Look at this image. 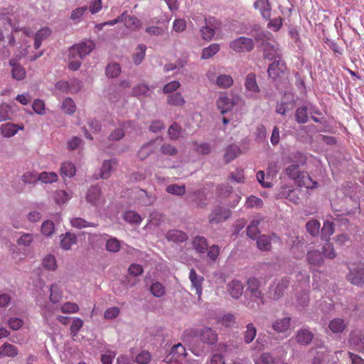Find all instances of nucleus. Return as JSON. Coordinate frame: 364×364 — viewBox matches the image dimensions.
<instances>
[{"mask_svg": "<svg viewBox=\"0 0 364 364\" xmlns=\"http://www.w3.org/2000/svg\"><path fill=\"white\" fill-rule=\"evenodd\" d=\"M70 224L73 228L82 229L87 227H96L97 225L94 223H89L81 218L70 219Z\"/></svg>", "mask_w": 364, "mask_h": 364, "instance_id": "49530a36", "label": "nucleus"}, {"mask_svg": "<svg viewBox=\"0 0 364 364\" xmlns=\"http://www.w3.org/2000/svg\"><path fill=\"white\" fill-rule=\"evenodd\" d=\"M151 359V354L148 351L144 350L136 356L134 361L138 364H149Z\"/></svg>", "mask_w": 364, "mask_h": 364, "instance_id": "774afa93", "label": "nucleus"}, {"mask_svg": "<svg viewBox=\"0 0 364 364\" xmlns=\"http://www.w3.org/2000/svg\"><path fill=\"white\" fill-rule=\"evenodd\" d=\"M289 284V281L287 278L275 280L271 287V293L272 294L274 299H280L284 295Z\"/></svg>", "mask_w": 364, "mask_h": 364, "instance_id": "6e6552de", "label": "nucleus"}, {"mask_svg": "<svg viewBox=\"0 0 364 364\" xmlns=\"http://www.w3.org/2000/svg\"><path fill=\"white\" fill-rule=\"evenodd\" d=\"M257 247L262 251H268L271 249V237L269 236L262 235L259 237L257 241Z\"/></svg>", "mask_w": 364, "mask_h": 364, "instance_id": "a18cd8bd", "label": "nucleus"}, {"mask_svg": "<svg viewBox=\"0 0 364 364\" xmlns=\"http://www.w3.org/2000/svg\"><path fill=\"white\" fill-rule=\"evenodd\" d=\"M263 55L265 59L276 60L280 58L281 53L277 46L270 43H266L264 44Z\"/></svg>", "mask_w": 364, "mask_h": 364, "instance_id": "6ab92c4d", "label": "nucleus"}, {"mask_svg": "<svg viewBox=\"0 0 364 364\" xmlns=\"http://www.w3.org/2000/svg\"><path fill=\"white\" fill-rule=\"evenodd\" d=\"M194 147L193 149L196 152L199 154H208L210 152V146L208 143H193Z\"/></svg>", "mask_w": 364, "mask_h": 364, "instance_id": "338daca9", "label": "nucleus"}, {"mask_svg": "<svg viewBox=\"0 0 364 364\" xmlns=\"http://www.w3.org/2000/svg\"><path fill=\"white\" fill-rule=\"evenodd\" d=\"M216 105L221 114H225L232 109L235 105V101L232 97H228L226 94H221L216 101Z\"/></svg>", "mask_w": 364, "mask_h": 364, "instance_id": "ddd939ff", "label": "nucleus"}, {"mask_svg": "<svg viewBox=\"0 0 364 364\" xmlns=\"http://www.w3.org/2000/svg\"><path fill=\"white\" fill-rule=\"evenodd\" d=\"M123 218L130 224H139L142 220L141 215L132 210L126 211L123 215Z\"/></svg>", "mask_w": 364, "mask_h": 364, "instance_id": "a19ab883", "label": "nucleus"}, {"mask_svg": "<svg viewBox=\"0 0 364 364\" xmlns=\"http://www.w3.org/2000/svg\"><path fill=\"white\" fill-rule=\"evenodd\" d=\"M286 70V64L282 60H276L269 65L267 73L269 77L274 80L284 74Z\"/></svg>", "mask_w": 364, "mask_h": 364, "instance_id": "9b49d317", "label": "nucleus"}, {"mask_svg": "<svg viewBox=\"0 0 364 364\" xmlns=\"http://www.w3.org/2000/svg\"><path fill=\"white\" fill-rule=\"evenodd\" d=\"M38 180L45 183H51L58 180V175L55 172L43 171L38 176Z\"/></svg>", "mask_w": 364, "mask_h": 364, "instance_id": "3c124183", "label": "nucleus"}, {"mask_svg": "<svg viewBox=\"0 0 364 364\" xmlns=\"http://www.w3.org/2000/svg\"><path fill=\"white\" fill-rule=\"evenodd\" d=\"M60 311L63 314H75L78 312L79 306L73 302H65L60 306Z\"/></svg>", "mask_w": 364, "mask_h": 364, "instance_id": "4d7b16f0", "label": "nucleus"}, {"mask_svg": "<svg viewBox=\"0 0 364 364\" xmlns=\"http://www.w3.org/2000/svg\"><path fill=\"white\" fill-rule=\"evenodd\" d=\"M166 238L168 241L174 243H181L186 242L188 237V235L179 230H171L166 234Z\"/></svg>", "mask_w": 364, "mask_h": 364, "instance_id": "4be33fe9", "label": "nucleus"}, {"mask_svg": "<svg viewBox=\"0 0 364 364\" xmlns=\"http://www.w3.org/2000/svg\"><path fill=\"white\" fill-rule=\"evenodd\" d=\"M215 84L220 88H228L233 84V79L229 75H220L216 78Z\"/></svg>", "mask_w": 364, "mask_h": 364, "instance_id": "58836bf2", "label": "nucleus"}, {"mask_svg": "<svg viewBox=\"0 0 364 364\" xmlns=\"http://www.w3.org/2000/svg\"><path fill=\"white\" fill-rule=\"evenodd\" d=\"M264 220V218L259 217L252 220L250 224L247 228V235L252 239L256 238L259 233V225Z\"/></svg>", "mask_w": 364, "mask_h": 364, "instance_id": "a878e982", "label": "nucleus"}, {"mask_svg": "<svg viewBox=\"0 0 364 364\" xmlns=\"http://www.w3.org/2000/svg\"><path fill=\"white\" fill-rule=\"evenodd\" d=\"M166 191L170 194L181 196L185 193L186 188L183 185L171 184L166 188Z\"/></svg>", "mask_w": 364, "mask_h": 364, "instance_id": "052dcab7", "label": "nucleus"}, {"mask_svg": "<svg viewBox=\"0 0 364 364\" xmlns=\"http://www.w3.org/2000/svg\"><path fill=\"white\" fill-rule=\"evenodd\" d=\"M347 326V322L341 318H336L331 320L328 327L333 333H342Z\"/></svg>", "mask_w": 364, "mask_h": 364, "instance_id": "bb28decb", "label": "nucleus"}, {"mask_svg": "<svg viewBox=\"0 0 364 364\" xmlns=\"http://www.w3.org/2000/svg\"><path fill=\"white\" fill-rule=\"evenodd\" d=\"M347 278L353 284L360 287L364 286V266L360 265L351 269Z\"/></svg>", "mask_w": 364, "mask_h": 364, "instance_id": "1a4fd4ad", "label": "nucleus"}, {"mask_svg": "<svg viewBox=\"0 0 364 364\" xmlns=\"http://www.w3.org/2000/svg\"><path fill=\"white\" fill-rule=\"evenodd\" d=\"M322 255L328 259H333L336 256V251L331 243L326 242L322 247Z\"/></svg>", "mask_w": 364, "mask_h": 364, "instance_id": "e2e57ef3", "label": "nucleus"}, {"mask_svg": "<svg viewBox=\"0 0 364 364\" xmlns=\"http://www.w3.org/2000/svg\"><path fill=\"white\" fill-rule=\"evenodd\" d=\"M191 244L193 248L198 254H205L208 250V243L205 237L197 235L192 238Z\"/></svg>", "mask_w": 364, "mask_h": 364, "instance_id": "412c9836", "label": "nucleus"}, {"mask_svg": "<svg viewBox=\"0 0 364 364\" xmlns=\"http://www.w3.org/2000/svg\"><path fill=\"white\" fill-rule=\"evenodd\" d=\"M150 291L153 294V296L159 298L165 294L166 289L164 286L161 283L156 282H154L150 287Z\"/></svg>", "mask_w": 364, "mask_h": 364, "instance_id": "5fc2aeb1", "label": "nucleus"}, {"mask_svg": "<svg viewBox=\"0 0 364 364\" xmlns=\"http://www.w3.org/2000/svg\"><path fill=\"white\" fill-rule=\"evenodd\" d=\"M42 266L49 271L55 270L58 266L55 257L51 255L45 256L42 261Z\"/></svg>", "mask_w": 364, "mask_h": 364, "instance_id": "c03bdc74", "label": "nucleus"}, {"mask_svg": "<svg viewBox=\"0 0 364 364\" xmlns=\"http://www.w3.org/2000/svg\"><path fill=\"white\" fill-rule=\"evenodd\" d=\"M185 102L186 101L180 92H176L167 97V103L171 106H183Z\"/></svg>", "mask_w": 364, "mask_h": 364, "instance_id": "4c0bfd02", "label": "nucleus"}, {"mask_svg": "<svg viewBox=\"0 0 364 364\" xmlns=\"http://www.w3.org/2000/svg\"><path fill=\"white\" fill-rule=\"evenodd\" d=\"M247 292L255 301L259 300L263 303V294L260 290L259 282L257 279L252 277L250 278L247 282Z\"/></svg>", "mask_w": 364, "mask_h": 364, "instance_id": "39448f33", "label": "nucleus"}, {"mask_svg": "<svg viewBox=\"0 0 364 364\" xmlns=\"http://www.w3.org/2000/svg\"><path fill=\"white\" fill-rule=\"evenodd\" d=\"M63 296V291L59 284L54 283L50 287V300L53 303H58Z\"/></svg>", "mask_w": 364, "mask_h": 364, "instance_id": "473e14b6", "label": "nucleus"}, {"mask_svg": "<svg viewBox=\"0 0 364 364\" xmlns=\"http://www.w3.org/2000/svg\"><path fill=\"white\" fill-rule=\"evenodd\" d=\"M201 341L208 345H214L218 341V334L210 327H203L199 331Z\"/></svg>", "mask_w": 364, "mask_h": 364, "instance_id": "9d476101", "label": "nucleus"}, {"mask_svg": "<svg viewBox=\"0 0 364 364\" xmlns=\"http://www.w3.org/2000/svg\"><path fill=\"white\" fill-rule=\"evenodd\" d=\"M117 165V161L114 159L105 160L100 169V178L102 179L109 178L112 172L116 168Z\"/></svg>", "mask_w": 364, "mask_h": 364, "instance_id": "f3484780", "label": "nucleus"}, {"mask_svg": "<svg viewBox=\"0 0 364 364\" xmlns=\"http://www.w3.org/2000/svg\"><path fill=\"white\" fill-rule=\"evenodd\" d=\"M291 318L285 316L276 319L272 323V328L277 333H285L290 327Z\"/></svg>", "mask_w": 364, "mask_h": 364, "instance_id": "5701e85b", "label": "nucleus"}, {"mask_svg": "<svg viewBox=\"0 0 364 364\" xmlns=\"http://www.w3.org/2000/svg\"><path fill=\"white\" fill-rule=\"evenodd\" d=\"M300 186H304L306 188H314L316 187L317 182L313 181L311 178L305 172L301 173L300 179L297 181Z\"/></svg>", "mask_w": 364, "mask_h": 364, "instance_id": "ea45409f", "label": "nucleus"}, {"mask_svg": "<svg viewBox=\"0 0 364 364\" xmlns=\"http://www.w3.org/2000/svg\"><path fill=\"white\" fill-rule=\"evenodd\" d=\"M6 323L11 330L18 331L23 326L24 322L22 318L14 316L8 318Z\"/></svg>", "mask_w": 364, "mask_h": 364, "instance_id": "680f3d73", "label": "nucleus"}, {"mask_svg": "<svg viewBox=\"0 0 364 364\" xmlns=\"http://www.w3.org/2000/svg\"><path fill=\"white\" fill-rule=\"evenodd\" d=\"M307 232L315 237L318 235L320 230V223L316 220H309L306 225Z\"/></svg>", "mask_w": 364, "mask_h": 364, "instance_id": "6e6d98bb", "label": "nucleus"}, {"mask_svg": "<svg viewBox=\"0 0 364 364\" xmlns=\"http://www.w3.org/2000/svg\"><path fill=\"white\" fill-rule=\"evenodd\" d=\"M12 107L6 102L0 104V122L11 120L13 116Z\"/></svg>", "mask_w": 364, "mask_h": 364, "instance_id": "7c9ffc66", "label": "nucleus"}, {"mask_svg": "<svg viewBox=\"0 0 364 364\" xmlns=\"http://www.w3.org/2000/svg\"><path fill=\"white\" fill-rule=\"evenodd\" d=\"M137 196H139L140 203L143 205H150L154 203V198L149 196L148 193L143 189L137 191Z\"/></svg>", "mask_w": 364, "mask_h": 364, "instance_id": "603ef678", "label": "nucleus"}, {"mask_svg": "<svg viewBox=\"0 0 364 364\" xmlns=\"http://www.w3.org/2000/svg\"><path fill=\"white\" fill-rule=\"evenodd\" d=\"M161 141L162 139L161 138H156L144 144L141 147L137 154V156L139 158V159H146L151 154H152L157 149V147L161 144Z\"/></svg>", "mask_w": 364, "mask_h": 364, "instance_id": "0eeeda50", "label": "nucleus"}, {"mask_svg": "<svg viewBox=\"0 0 364 364\" xmlns=\"http://www.w3.org/2000/svg\"><path fill=\"white\" fill-rule=\"evenodd\" d=\"M295 118L298 123L305 124L308 121V114L306 107H301L296 109Z\"/></svg>", "mask_w": 364, "mask_h": 364, "instance_id": "13d9d810", "label": "nucleus"}, {"mask_svg": "<svg viewBox=\"0 0 364 364\" xmlns=\"http://www.w3.org/2000/svg\"><path fill=\"white\" fill-rule=\"evenodd\" d=\"M61 109L65 114H72L75 112L76 106L70 97H67L63 101Z\"/></svg>", "mask_w": 364, "mask_h": 364, "instance_id": "de8ad7c7", "label": "nucleus"}, {"mask_svg": "<svg viewBox=\"0 0 364 364\" xmlns=\"http://www.w3.org/2000/svg\"><path fill=\"white\" fill-rule=\"evenodd\" d=\"M87 203L98 206L102 204L103 199L102 198L101 190L98 186H92L88 189L86 195Z\"/></svg>", "mask_w": 364, "mask_h": 364, "instance_id": "f8f14e48", "label": "nucleus"}, {"mask_svg": "<svg viewBox=\"0 0 364 364\" xmlns=\"http://www.w3.org/2000/svg\"><path fill=\"white\" fill-rule=\"evenodd\" d=\"M219 26L220 23L214 18L205 19V26H202L200 30L202 38L205 41H210L215 33V30Z\"/></svg>", "mask_w": 364, "mask_h": 364, "instance_id": "7ed1b4c3", "label": "nucleus"}, {"mask_svg": "<svg viewBox=\"0 0 364 364\" xmlns=\"http://www.w3.org/2000/svg\"><path fill=\"white\" fill-rule=\"evenodd\" d=\"M121 73V67L117 63H111L108 64L105 68V74L109 78H114Z\"/></svg>", "mask_w": 364, "mask_h": 364, "instance_id": "f704fd0d", "label": "nucleus"}, {"mask_svg": "<svg viewBox=\"0 0 364 364\" xmlns=\"http://www.w3.org/2000/svg\"><path fill=\"white\" fill-rule=\"evenodd\" d=\"M23 126L13 123H5L1 125V134L6 138L14 136L19 130H23Z\"/></svg>", "mask_w": 364, "mask_h": 364, "instance_id": "4468645a", "label": "nucleus"}, {"mask_svg": "<svg viewBox=\"0 0 364 364\" xmlns=\"http://www.w3.org/2000/svg\"><path fill=\"white\" fill-rule=\"evenodd\" d=\"M77 242L76 235L68 232L60 235V247L65 250H68Z\"/></svg>", "mask_w": 364, "mask_h": 364, "instance_id": "b1692460", "label": "nucleus"}, {"mask_svg": "<svg viewBox=\"0 0 364 364\" xmlns=\"http://www.w3.org/2000/svg\"><path fill=\"white\" fill-rule=\"evenodd\" d=\"M83 324L84 321L82 319L77 317L74 318L70 328V335L72 336V337H75L77 335L78 332L83 326Z\"/></svg>", "mask_w": 364, "mask_h": 364, "instance_id": "bf43d9fd", "label": "nucleus"}, {"mask_svg": "<svg viewBox=\"0 0 364 364\" xmlns=\"http://www.w3.org/2000/svg\"><path fill=\"white\" fill-rule=\"evenodd\" d=\"M61 175L71 178L75 173V167L74 164L70 162H64L60 168Z\"/></svg>", "mask_w": 364, "mask_h": 364, "instance_id": "864d4df0", "label": "nucleus"}, {"mask_svg": "<svg viewBox=\"0 0 364 364\" xmlns=\"http://www.w3.org/2000/svg\"><path fill=\"white\" fill-rule=\"evenodd\" d=\"M189 279L191 282L192 287L196 290V294L198 295V299H200L203 291V277L198 275L194 269H191L189 273Z\"/></svg>", "mask_w": 364, "mask_h": 364, "instance_id": "2eb2a0df", "label": "nucleus"}, {"mask_svg": "<svg viewBox=\"0 0 364 364\" xmlns=\"http://www.w3.org/2000/svg\"><path fill=\"white\" fill-rule=\"evenodd\" d=\"M146 47L144 44H139L136 48L133 55V61L135 65H139L144 60Z\"/></svg>", "mask_w": 364, "mask_h": 364, "instance_id": "37998d69", "label": "nucleus"}, {"mask_svg": "<svg viewBox=\"0 0 364 364\" xmlns=\"http://www.w3.org/2000/svg\"><path fill=\"white\" fill-rule=\"evenodd\" d=\"M123 22L127 28L131 30H137L141 26V21L134 16L127 15L124 17Z\"/></svg>", "mask_w": 364, "mask_h": 364, "instance_id": "c85d7f7f", "label": "nucleus"}, {"mask_svg": "<svg viewBox=\"0 0 364 364\" xmlns=\"http://www.w3.org/2000/svg\"><path fill=\"white\" fill-rule=\"evenodd\" d=\"M306 260L311 266L321 267L323 262L322 254L317 250L311 249L307 252Z\"/></svg>", "mask_w": 364, "mask_h": 364, "instance_id": "a211bd4d", "label": "nucleus"}, {"mask_svg": "<svg viewBox=\"0 0 364 364\" xmlns=\"http://www.w3.org/2000/svg\"><path fill=\"white\" fill-rule=\"evenodd\" d=\"M240 154V149L237 145L232 144L227 147L225 153L224 154L225 161L228 163L235 158H237Z\"/></svg>", "mask_w": 364, "mask_h": 364, "instance_id": "2f4dec72", "label": "nucleus"}, {"mask_svg": "<svg viewBox=\"0 0 364 364\" xmlns=\"http://www.w3.org/2000/svg\"><path fill=\"white\" fill-rule=\"evenodd\" d=\"M220 50V45L218 43H213L209 46L205 48L202 50L201 58L209 59L215 55Z\"/></svg>", "mask_w": 364, "mask_h": 364, "instance_id": "e433bc0d", "label": "nucleus"}, {"mask_svg": "<svg viewBox=\"0 0 364 364\" xmlns=\"http://www.w3.org/2000/svg\"><path fill=\"white\" fill-rule=\"evenodd\" d=\"M160 152L164 155L174 156L177 154L178 149L169 143H164L161 145Z\"/></svg>", "mask_w": 364, "mask_h": 364, "instance_id": "0e129e2a", "label": "nucleus"}, {"mask_svg": "<svg viewBox=\"0 0 364 364\" xmlns=\"http://www.w3.org/2000/svg\"><path fill=\"white\" fill-rule=\"evenodd\" d=\"M51 31L49 28L44 27L39 30L35 35L34 38V48L38 49L42 43V41L49 36Z\"/></svg>", "mask_w": 364, "mask_h": 364, "instance_id": "c756f323", "label": "nucleus"}, {"mask_svg": "<svg viewBox=\"0 0 364 364\" xmlns=\"http://www.w3.org/2000/svg\"><path fill=\"white\" fill-rule=\"evenodd\" d=\"M10 65L13 66L12 77L13 78L21 80L24 79L26 76L25 69L20 65L13 64L12 60L9 62Z\"/></svg>", "mask_w": 364, "mask_h": 364, "instance_id": "09e8293b", "label": "nucleus"}, {"mask_svg": "<svg viewBox=\"0 0 364 364\" xmlns=\"http://www.w3.org/2000/svg\"><path fill=\"white\" fill-rule=\"evenodd\" d=\"M230 216V211L229 209L219 206L212 210L208 217V220L210 224H218L224 222Z\"/></svg>", "mask_w": 364, "mask_h": 364, "instance_id": "423d86ee", "label": "nucleus"}, {"mask_svg": "<svg viewBox=\"0 0 364 364\" xmlns=\"http://www.w3.org/2000/svg\"><path fill=\"white\" fill-rule=\"evenodd\" d=\"M285 173L289 178L297 182L304 172L299 170L298 165L292 164L286 168Z\"/></svg>", "mask_w": 364, "mask_h": 364, "instance_id": "79ce46f5", "label": "nucleus"}, {"mask_svg": "<svg viewBox=\"0 0 364 364\" xmlns=\"http://www.w3.org/2000/svg\"><path fill=\"white\" fill-rule=\"evenodd\" d=\"M245 87L246 90L253 93H258L260 91V88L257 82L255 74L249 73L247 75L245 80Z\"/></svg>", "mask_w": 364, "mask_h": 364, "instance_id": "393cba45", "label": "nucleus"}, {"mask_svg": "<svg viewBox=\"0 0 364 364\" xmlns=\"http://www.w3.org/2000/svg\"><path fill=\"white\" fill-rule=\"evenodd\" d=\"M243 290L244 286L240 280H232L228 284L227 291L232 298H240L243 293Z\"/></svg>", "mask_w": 364, "mask_h": 364, "instance_id": "aec40b11", "label": "nucleus"}, {"mask_svg": "<svg viewBox=\"0 0 364 364\" xmlns=\"http://www.w3.org/2000/svg\"><path fill=\"white\" fill-rule=\"evenodd\" d=\"M18 355L17 348L10 343H6L0 347V357H15Z\"/></svg>", "mask_w": 364, "mask_h": 364, "instance_id": "72a5a7b5", "label": "nucleus"}, {"mask_svg": "<svg viewBox=\"0 0 364 364\" xmlns=\"http://www.w3.org/2000/svg\"><path fill=\"white\" fill-rule=\"evenodd\" d=\"M186 350L181 343L174 345L170 351V353L166 357L165 360L167 363H181L186 356Z\"/></svg>", "mask_w": 364, "mask_h": 364, "instance_id": "20e7f679", "label": "nucleus"}, {"mask_svg": "<svg viewBox=\"0 0 364 364\" xmlns=\"http://www.w3.org/2000/svg\"><path fill=\"white\" fill-rule=\"evenodd\" d=\"M73 85L70 86L67 81H59L55 84V88L63 92H66L69 90L70 92H77L82 86L81 81L78 80H74L73 81Z\"/></svg>", "mask_w": 364, "mask_h": 364, "instance_id": "dca6fc26", "label": "nucleus"}, {"mask_svg": "<svg viewBox=\"0 0 364 364\" xmlns=\"http://www.w3.org/2000/svg\"><path fill=\"white\" fill-rule=\"evenodd\" d=\"M105 248L109 252H117L120 250V242L116 238H110L107 241Z\"/></svg>", "mask_w": 364, "mask_h": 364, "instance_id": "69168bd1", "label": "nucleus"}, {"mask_svg": "<svg viewBox=\"0 0 364 364\" xmlns=\"http://www.w3.org/2000/svg\"><path fill=\"white\" fill-rule=\"evenodd\" d=\"M95 48L92 41H87L75 44L68 50V68L77 70L81 65V60L89 55Z\"/></svg>", "mask_w": 364, "mask_h": 364, "instance_id": "f257e3e1", "label": "nucleus"}, {"mask_svg": "<svg viewBox=\"0 0 364 364\" xmlns=\"http://www.w3.org/2000/svg\"><path fill=\"white\" fill-rule=\"evenodd\" d=\"M334 232L333 225L331 222L326 221L324 222L323 228H321V238L323 240H326L327 242L329 240V237Z\"/></svg>", "mask_w": 364, "mask_h": 364, "instance_id": "8fccbe9b", "label": "nucleus"}, {"mask_svg": "<svg viewBox=\"0 0 364 364\" xmlns=\"http://www.w3.org/2000/svg\"><path fill=\"white\" fill-rule=\"evenodd\" d=\"M257 335V329L255 326L250 323L246 326V331L244 332V341L245 343L249 344L253 341Z\"/></svg>", "mask_w": 364, "mask_h": 364, "instance_id": "c9c22d12", "label": "nucleus"}, {"mask_svg": "<svg viewBox=\"0 0 364 364\" xmlns=\"http://www.w3.org/2000/svg\"><path fill=\"white\" fill-rule=\"evenodd\" d=\"M229 46L236 53H248L255 47L253 39L245 36H240L231 41Z\"/></svg>", "mask_w": 364, "mask_h": 364, "instance_id": "f03ea898", "label": "nucleus"}, {"mask_svg": "<svg viewBox=\"0 0 364 364\" xmlns=\"http://www.w3.org/2000/svg\"><path fill=\"white\" fill-rule=\"evenodd\" d=\"M296 341L301 345L306 346L313 339V334L307 329H301L296 333Z\"/></svg>", "mask_w": 364, "mask_h": 364, "instance_id": "cd10ccee", "label": "nucleus"}]
</instances>
